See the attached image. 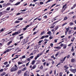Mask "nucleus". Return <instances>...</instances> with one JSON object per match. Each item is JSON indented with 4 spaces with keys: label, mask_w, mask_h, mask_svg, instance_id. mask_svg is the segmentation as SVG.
<instances>
[{
    "label": "nucleus",
    "mask_w": 76,
    "mask_h": 76,
    "mask_svg": "<svg viewBox=\"0 0 76 76\" xmlns=\"http://www.w3.org/2000/svg\"><path fill=\"white\" fill-rule=\"evenodd\" d=\"M15 67L11 68L10 70L11 72H14L15 71H16L18 70V67L16 65H15Z\"/></svg>",
    "instance_id": "f257e3e1"
},
{
    "label": "nucleus",
    "mask_w": 76,
    "mask_h": 76,
    "mask_svg": "<svg viewBox=\"0 0 76 76\" xmlns=\"http://www.w3.org/2000/svg\"><path fill=\"white\" fill-rule=\"evenodd\" d=\"M60 46H61V47H64L63 48L64 49H66V47H67L66 45L63 44V43L61 44Z\"/></svg>",
    "instance_id": "f03ea898"
},
{
    "label": "nucleus",
    "mask_w": 76,
    "mask_h": 76,
    "mask_svg": "<svg viewBox=\"0 0 76 76\" xmlns=\"http://www.w3.org/2000/svg\"><path fill=\"white\" fill-rule=\"evenodd\" d=\"M9 5H10V4L9 3L6 4V3H4L3 4H2V6H3V7H7V6H9Z\"/></svg>",
    "instance_id": "7ed1b4c3"
},
{
    "label": "nucleus",
    "mask_w": 76,
    "mask_h": 76,
    "mask_svg": "<svg viewBox=\"0 0 76 76\" xmlns=\"http://www.w3.org/2000/svg\"><path fill=\"white\" fill-rule=\"evenodd\" d=\"M19 31L15 32V33L12 34V36H14V35H18V34H19Z\"/></svg>",
    "instance_id": "20e7f679"
},
{
    "label": "nucleus",
    "mask_w": 76,
    "mask_h": 76,
    "mask_svg": "<svg viewBox=\"0 0 76 76\" xmlns=\"http://www.w3.org/2000/svg\"><path fill=\"white\" fill-rule=\"evenodd\" d=\"M28 75H29V72H28V71H26V72H25L24 73V76H26Z\"/></svg>",
    "instance_id": "39448f33"
},
{
    "label": "nucleus",
    "mask_w": 76,
    "mask_h": 76,
    "mask_svg": "<svg viewBox=\"0 0 76 76\" xmlns=\"http://www.w3.org/2000/svg\"><path fill=\"white\" fill-rule=\"evenodd\" d=\"M39 57V54H38L37 56H36L35 58V60H37V58Z\"/></svg>",
    "instance_id": "423d86ee"
},
{
    "label": "nucleus",
    "mask_w": 76,
    "mask_h": 76,
    "mask_svg": "<svg viewBox=\"0 0 76 76\" xmlns=\"http://www.w3.org/2000/svg\"><path fill=\"white\" fill-rule=\"evenodd\" d=\"M54 48H56V49H60L61 48L60 46L58 47H54Z\"/></svg>",
    "instance_id": "0eeeda50"
},
{
    "label": "nucleus",
    "mask_w": 76,
    "mask_h": 76,
    "mask_svg": "<svg viewBox=\"0 0 76 76\" xmlns=\"http://www.w3.org/2000/svg\"><path fill=\"white\" fill-rule=\"evenodd\" d=\"M6 74V73L4 72H3L2 74H1V76H4V75H5Z\"/></svg>",
    "instance_id": "6e6552de"
},
{
    "label": "nucleus",
    "mask_w": 76,
    "mask_h": 76,
    "mask_svg": "<svg viewBox=\"0 0 76 76\" xmlns=\"http://www.w3.org/2000/svg\"><path fill=\"white\" fill-rule=\"evenodd\" d=\"M26 70V67H25V68L22 69H21V70H22V71H25V70Z\"/></svg>",
    "instance_id": "1a4fd4ad"
},
{
    "label": "nucleus",
    "mask_w": 76,
    "mask_h": 76,
    "mask_svg": "<svg viewBox=\"0 0 76 76\" xmlns=\"http://www.w3.org/2000/svg\"><path fill=\"white\" fill-rule=\"evenodd\" d=\"M75 37H72L71 40V41L72 42H73L74 41V40H75Z\"/></svg>",
    "instance_id": "9d476101"
},
{
    "label": "nucleus",
    "mask_w": 76,
    "mask_h": 76,
    "mask_svg": "<svg viewBox=\"0 0 76 76\" xmlns=\"http://www.w3.org/2000/svg\"><path fill=\"white\" fill-rule=\"evenodd\" d=\"M20 2H19L15 4V6H18V5H19V4H20Z\"/></svg>",
    "instance_id": "9b49d317"
},
{
    "label": "nucleus",
    "mask_w": 76,
    "mask_h": 76,
    "mask_svg": "<svg viewBox=\"0 0 76 76\" xmlns=\"http://www.w3.org/2000/svg\"><path fill=\"white\" fill-rule=\"evenodd\" d=\"M72 72L73 73H75V72H76V69H72Z\"/></svg>",
    "instance_id": "f8f14e48"
},
{
    "label": "nucleus",
    "mask_w": 76,
    "mask_h": 76,
    "mask_svg": "<svg viewBox=\"0 0 76 76\" xmlns=\"http://www.w3.org/2000/svg\"><path fill=\"white\" fill-rule=\"evenodd\" d=\"M22 72V71L21 70H19L18 72V74L19 75V74H20L21 73V72Z\"/></svg>",
    "instance_id": "ddd939ff"
},
{
    "label": "nucleus",
    "mask_w": 76,
    "mask_h": 76,
    "mask_svg": "<svg viewBox=\"0 0 76 76\" xmlns=\"http://www.w3.org/2000/svg\"><path fill=\"white\" fill-rule=\"evenodd\" d=\"M35 61L34 60L32 61V62L31 63V64H32V65H33V64H35Z\"/></svg>",
    "instance_id": "4468645a"
},
{
    "label": "nucleus",
    "mask_w": 76,
    "mask_h": 76,
    "mask_svg": "<svg viewBox=\"0 0 76 76\" xmlns=\"http://www.w3.org/2000/svg\"><path fill=\"white\" fill-rule=\"evenodd\" d=\"M70 26H72L73 25V23L72 22L69 23Z\"/></svg>",
    "instance_id": "2eb2a0df"
},
{
    "label": "nucleus",
    "mask_w": 76,
    "mask_h": 76,
    "mask_svg": "<svg viewBox=\"0 0 76 76\" xmlns=\"http://www.w3.org/2000/svg\"><path fill=\"white\" fill-rule=\"evenodd\" d=\"M23 20V18H19L18 19V20Z\"/></svg>",
    "instance_id": "dca6fc26"
},
{
    "label": "nucleus",
    "mask_w": 76,
    "mask_h": 76,
    "mask_svg": "<svg viewBox=\"0 0 76 76\" xmlns=\"http://www.w3.org/2000/svg\"><path fill=\"white\" fill-rule=\"evenodd\" d=\"M75 61V59H72L71 60V62L73 63Z\"/></svg>",
    "instance_id": "f3484780"
},
{
    "label": "nucleus",
    "mask_w": 76,
    "mask_h": 76,
    "mask_svg": "<svg viewBox=\"0 0 76 76\" xmlns=\"http://www.w3.org/2000/svg\"><path fill=\"white\" fill-rule=\"evenodd\" d=\"M71 51L72 52H73L74 51V49L73 48V47H72V49H71Z\"/></svg>",
    "instance_id": "a211bd4d"
},
{
    "label": "nucleus",
    "mask_w": 76,
    "mask_h": 76,
    "mask_svg": "<svg viewBox=\"0 0 76 76\" xmlns=\"http://www.w3.org/2000/svg\"><path fill=\"white\" fill-rule=\"evenodd\" d=\"M12 42V41H10L8 43V45H10L11 43Z\"/></svg>",
    "instance_id": "6ab92c4d"
},
{
    "label": "nucleus",
    "mask_w": 76,
    "mask_h": 76,
    "mask_svg": "<svg viewBox=\"0 0 76 76\" xmlns=\"http://www.w3.org/2000/svg\"><path fill=\"white\" fill-rule=\"evenodd\" d=\"M67 6V4H65V5H63V7H62V9H63L65 7V6Z\"/></svg>",
    "instance_id": "aec40b11"
},
{
    "label": "nucleus",
    "mask_w": 76,
    "mask_h": 76,
    "mask_svg": "<svg viewBox=\"0 0 76 76\" xmlns=\"http://www.w3.org/2000/svg\"><path fill=\"white\" fill-rule=\"evenodd\" d=\"M45 31H43L40 34V35H43V34H44Z\"/></svg>",
    "instance_id": "412c9836"
},
{
    "label": "nucleus",
    "mask_w": 76,
    "mask_h": 76,
    "mask_svg": "<svg viewBox=\"0 0 76 76\" xmlns=\"http://www.w3.org/2000/svg\"><path fill=\"white\" fill-rule=\"evenodd\" d=\"M59 76H62V75H63V73L62 72H60L59 74Z\"/></svg>",
    "instance_id": "4be33fe9"
},
{
    "label": "nucleus",
    "mask_w": 76,
    "mask_h": 76,
    "mask_svg": "<svg viewBox=\"0 0 76 76\" xmlns=\"http://www.w3.org/2000/svg\"><path fill=\"white\" fill-rule=\"evenodd\" d=\"M53 1V0H49L46 2V3H48V2H50V1Z\"/></svg>",
    "instance_id": "5701e85b"
},
{
    "label": "nucleus",
    "mask_w": 76,
    "mask_h": 76,
    "mask_svg": "<svg viewBox=\"0 0 76 76\" xmlns=\"http://www.w3.org/2000/svg\"><path fill=\"white\" fill-rule=\"evenodd\" d=\"M69 29H70V28H68L66 29V32H68V31H69Z\"/></svg>",
    "instance_id": "b1692460"
},
{
    "label": "nucleus",
    "mask_w": 76,
    "mask_h": 76,
    "mask_svg": "<svg viewBox=\"0 0 76 76\" xmlns=\"http://www.w3.org/2000/svg\"><path fill=\"white\" fill-rule=\"evenodd\" d=\"M10 7H8V8H7V9L6 10H8V11L10 10Z\"/></svg>",
    "instance_id": "393cba45"
},
{
    "label": "nucleus",
    "mask_w": 76,
    "mask_h": 76,
    "mask_svg": "<svg viewBox=\"0 0 76 76\" xmlns=\"http://www.w3.org/2000/svg\"><path fill=\"white\" fill-rule=\"evenodd\" d=\"M19 21L17 20L15 22V23H19Z\"/></svg>",
    "instance_id": "a878e982"
},
{
    "label": "nucleus",
    "mask_w": 76,
    "mask_h": 76,
    "mask_svg": "<svg viewBox=\"0 0 76 76\" xmlns=\"http://www.w3.org/2000/svg\"><path fill=\"white\" fill-rule=\"evenodd\" d=\"M23 36H21L20 38V39H23Z\"/></svg>",
    "instance_id": "bb28decb"
},
{
    "label": "nucleus",
    "mask_w": 76,
    "mask_h": 76,
    "mask_svg": "<svg viewBox=\"0 0 76 76\" xmlns=\"http://www.w3.org/2000/svg\"><path fill=\"white\" fill-rule=\"evenodd\" d=\"M35 67H36V66H33L32 67V69H34L35 68Z\"/></svg>",
    "instance_id": "cd10ccee"
},
{
    "label": "nucleus",
    "mask_w": 76,
    "mask_h": 76,
    "mask_svg": "<svg viewBox=\"0 0 76 76\" xmlns=\"http://www.w3.org/2000/svg\"><path fill=\"white\" fill-rule=\"evenodd\" d=\"M56 4H53L52 5V6H51V7H53V6H56Z\"/></svg>",
    "instance_id": "c85d7f7f"
},
{
    "label": "nucleus",
    "mask_w": 76,
    "mask_h": 76,
    "mask_svg": "<svg viewBox=\"0 0 76 76\" xmlns=\"http://www.w3.org/2000/svg\"><path fill=\"white\" fill-rule=\"evenodd\" d=\"M15 1L14 0H10V2H11V3H13V1Z\"/></svg>",
    "instance_id": "c756f323"
},
{
    "label": "nucleus",
    "mask_w": 76,
    "mask_h": 76,
    "mask_svg": "<svg viewBox=\"0 0 76 76\" xmlns=\"http://www.w3.org/2000/svg\"><path fill=\"white\" fill-rule=\"evenodd\" d=\"M40 69L41 70H42V69H43V66H41L40 67Z\"/></svg>",
    "instance_id": "7c9ffc66"
},
{
    "label": "nucleus",
    "mask_w": 76,
    "mask_h": 76,
    "mask_svg": "<svg viewBox=\"0 0 76 76\" xmlns=\"http://www.w3.org/2000/svg\"><path fill=\"white\" fill-rule=\"evenodd\" d=\"M66 58V56L63 59V61H64L65 60V59Z\"/></svg>",
    "instance_id": "2f4dec72"
},
{
    "label": "nucleus",
    "mask_w": 76,
    "mask_h": 76,
    "mask_svg": "<svg viewBox=\"0 0 76 76\" xmlns=\"http://www.w3.org/2000/svg\"><path fill=\"white\" fill-rule=\"evenodd\" d=\"M54 75H56V69H55L54 70Z\"/></svg>",
    "instance_id": "473e14b6"
},
{
    "label": "nucleus",
    "mask_w": 76,
    "mask_h": 76,
    "mask_svg": "<svg viewBox=\"0 0 76 76\" xmlns=\"http://www.w3.org/2000/svg\"><path fill=\"white\" fill-rule=\"evenodd\" d=\"M5 30V29H3V28H2L1 29V32H3Z\"/></svg>",
    "instance_id": "72a5a7b5"
},
{
    "label": "nucleus",
    "mask_w": 76,
    "mask_h": 76,
    "mask_svg": "<svg viewBox=\"0 0 76 76\" xmlns=\"http://www.w3.org/2000/svg\"><path fill=\"white\" fill-rule=\"evenodd\" d=\"M18 64H19H19H22V62H19L18 63Z\"/></svg>",
    "instance_id": "f704fd0d"
},
{
    "label": "nucleus",
    "mask_w": 76,
    "mask_h": 76,
    "mask_svg": "<svg viewBox=\"0 0 76 76\" xmlns=\"http://www.w3.org/2000/svg\"><path fill=\"white\" fill-rule=\"evenodd\" d=\"M3 69H1L0 70V72H3Z\"/></svg>",
    "instance_id": "c9c22d12"
},
{
    "label": "nucleus",
    "mask_w": 76,
    "mask_h": 76,
    "mask_svg": "<svg viewBox=\"0 0 76 76\" xmlns=\"http://www.w3.org/2000/svg\"><path fill=\"white\" fill-rule=\"evenodd\" d=\"M7 63H8L7 62H6L4 63V64L5 65H6L7 64Z\"/></svg>",
    "instance_id": "e433bc0d"
},
{
    "label": "nucleus",
    "mask_w": 76,
    "mask_h": 76,
    "mask_svg": "<svg viewBox=\"0 0 76 76\" xmlns=\"http://www.w3.org/2000/svg\"><path fill=\"white\" fill-rule=\"evenodd\" d=\"M34 56H31L30 57V58H31V59H32V58H34Z\"/></svg>",
    "instance_id": "4c0bfd02"
},
{
    "label": "nucleus",
    "mask_w": 76,
    "mask_h": 76,
    "mask_svg": "<svg viewBox=\"0 0 76 76\" xmlns=\"http://www.w3.org/2000/svg\"><path fill=\"white\" fill-rule=\"evenodd\" d=\"M45 38V36H43L41 38V39H43V38Z\"/></svg>",
    "instance_id": "58836bf2"
},
{
    "label": "nucleus",
    "mask_w": 76,
    "mask_h": 76,
    "mask_svg": "<svg viewBox=\"0 0 76 76\" xmlns=\"http://www.w3.org/2000/svg\"><path fill=\"white\" fill-rule=\"evenodd\" d=\"M26 57V56H23L22 57V58H25Z\"/></svg>",
    "instance_id": "ea45409f"
},
{
    "label": "nucleus",
    "mask_w": 76,
    "mask_h": 76,
    "mask_svg": "<svg viewBox=\"0 0 76 76\" xmlns=\"http://www.w3.org/2000/svg\"><path fill=\"white\" fill-rule=\"evenodd\" d=\"M51 34V31H49L47 33L48 34Z\"/></svg>",
    "instance_id": "a19ab883"
},
{
    "label": "nucleus",
    "mask_w": 76,
    "mask_h": 76,
    "mask_svg": "<svg viewBox=\"0 0 76 76\" xmlns=\"http://www.w3.org/2000/svg\"><path fill=\"white\" fill-rule=\"evenodd\" d=\"M29 61L26 64V66H28L29 65Z\"/></svg>",
    "instance_id": "79ce46f5"
},
{
    "label": "nucleus",
    "mask_w": 76,
    "mask_h": 76,
    "mask_svg": "<svg viewBox=\"0 0 76 76\" xmlns=\"http://www.w3.org/2000/svg\"><path fill=\"white\" fill-rule=\"evenodd\" d=\"M66 24H67V23H65L63 24L62 25V26H64V25H66Z\"/></svg>",
    "instance_id": "37998d69"
},
{
    "label": "nucleus",
    "mask_w": 76,
    "mask_h": 76,
    "mask_svg": "<svg viewBox=\"0 0 76 76\" xmlns=\"http://www.w3.org/2000/svg\"><path fill=\"white\" fill-rule=\"evenodd\" d=\"M42 41H43V40H40L39 41V44H40V43H41V42H42Z\"/></svg>",
    "instance_id": "c03bdc74"
},
{
    "label": "nucleus",
    "mask_w": 76,
    "mask_h": 76,
    "mask_svg": "<svg viewBox=\"0 0 76 76\" xmlns=\"http://www.w3.org/2000/svg\"><path fill=\"white\" fill-rule=\"evenodd\" d=\"M48 36H49L48 35H46V36H45V38H48Z\"/></svg>",
    "instance_id": "a18cd8bd"
},
{
    "label": "nucleus",
    "mask_w": 76,
    "mask_h": 76,
    "mask_svg": "<svg viewBox=\"0 0 76 76\" xmlns=\"http://www.w3.org/2000/svg\"><path fill=\"white\" fill-rule=\"evenodd\" d=\"M40 4H44V3L42 2H40Z\"/></svg>",
    "instance_id": "49530a36"
},
{
    "label": "nucleus",
    "mask_w": 76,
    "mask_h": 76,
    "mask_svg": "<svg viewBox=\"0 0 76 76\" xmlns=\"http://www.w3.org/2000/svg\"><path fill=\"white\" fill-rule=\"evenodd\" d=\"M45 64H46V62H45L43 63V65H44V66H45Z\"/></svg>",
    "instance_id": "de8ad7c7"
},
{
    "label": "nucleus",
    "mask_w": 76,
    "mask_h": 76,
    "mask_svg": "<svg viewBox=\"0 0 76 76\" xmlns=\"http://www.w3.org/2000/svg\"><path fill=\"white\" fill-rule=\"evenodd\" d=\"M49 38L50 39H53V37H50Z\"/></svg>",
    "instance_id": "09e8293b"
},
{
    "label": "nucleus",
    "mask_w": 76,
    "mask_h": 76,
    "mask_svg": "<svg viewBox=\"0 0 76 76\" xmlns=\"http://www.w3.org/2000/svg\"><path fill=\"white\" fill-rule=\"evenodd\" d=\"M9 66H10L9 64H7V65L6 66V67H9Z\"/></svg>",
    "instance_id": "8fccbe9b"
},
{
    "label": "nucleus",
    "mask_w": 76,
    "mask_h": 76,
    "mask_svg": "<svg viewBox=\"0 0 76 76\" xmlns=\"http://www.w3.org/2000/svg\"><path fill=\"white\" fill-rule=\"evenodd\" d=\"M26 29H27V28H26V27H25L23 28V31H25V30H26Z\"/></svg>",
    "instance_id": "3c124183"
},
{
    "label": "nucleus",
    "mask_w": 76,
    "mask_h": 76,
    "mask_svg": "<svg viewBox=\"0 0 76 76\" xmlns=\"http://www.w3.org/2000/svg\"><path fill=\"white\" fill-rule=\"evenodd\" d=\"M4 1H0V3H4Z\"/></svg>",
    "instance_id": "603ef678"
},
{
    "label": "nucleus",
    "mask_w": 76,
    "mask_h": 76,
    "mask_svg": "<svg viewBox=\"0 0 76 76\" xmlns=\"http://www.w3.org/2000/svg\"><path fill=\"white\" fill-rule=\"evenodd\" d=\"M20 13H17L16 14V15H20Z\"/></svg>",
    "instance_id": "864d4df0"
},
{
    "label": "nucleus",
    "mask_w": 76,
    "mask_h": 76,
    "mask_svg": "<svg viewBox=\"0 0 76 76\" xmlns=\"http://www.w3.org/2000/svg\"><path fill=\"white\" fill-rule=\"evenodd\" d=\"M67 19V17H65L64 18V20H66V19Z\"/></svg>",
    "instance_id": "5fc2aeb1"
},
{
    "label": "nucleus",
    "mask_w": 76,
    "mask_h": 76,
    "mask_svg": "<svg viewBox=\"0 0 76 76\" xmlns=\"http://www.w3.org/2000/svg\"><path fill=\"white\" fill-rule=\"evenodd\" d=\"M54 26H52L50 27V29H52V28H54Z\"/></svg>",
    "instance_id": "6e6d98bb"
},
{
    "label": "nucleus",
    "mask_w": 76,
    "mask_h": 76,
    "mask_svg": "<svg viewBox=\"0 0 76 76\" xmlns=\"http://www.w3.org/2000/svg\"><path fill=\"white\" fill-rule=\"evenodd\" d=\"M33 53H31L30 55H29L30 56H33Z\"/></svg>",
    "instance_id": "4d7b16f0"
},
{
    "label": "nucleus",
    "mask_w": 76,
    "mask_h": 76,
    "mask_svg": "<svg viewBox=\"0 0 76 76\" xmlns=\"http://www.w3.org/2000/svg\"><path fill=\"white\" fill-rule=\"evenodd\" d=\"M50 46L53 47V43H51L50 44Z\"/></svg>",
    "instance_id": "13d9d810"
},
{
    "label": "nucleus",
    "mask_w": 76,
    "mask_h": 76,
    "mask_svg": "<svg viewBox=\"0 0 76 76\" xmlns=\"http://www.w3.org/2000/svg\"><path fill=\"white\" fill-rule=\"evenodd\" d=\"M44 41H48V40L46 39H44Z\"/></svg>",
    "instance_id": "bf43d9fd"
},
{
    "label": "nucleus",
    "mask_w": 76,
    "mask_h": 76,
    "mask_svg": "<svg viewBox=\"0 0 76 76\" xmlns=\"http://www.w3.org/2000/svg\"><path fill=\"white\" fill-rule=\"evenodd\" d=\"M29 25H28L26 26V28H28V27H29Z\"/></svg>",
    "instance_id": "052dcab7"
},
{
    "label": "nucleus",
    "mask_w": 76,
    "mask_h": 76,
    "mask_svg": "<svg viewBox=\"0 0 76 76\" xmlns=\"http://www.w3.org/2000/svg\"><path fill=\"white\" fill-rule=\"evenodd\" d=\"M67 57L68 58H70V55H68L67 56Z\"/></svg>",
    "instance_id": "680f3d73"
},
{
    "label": "nucleus",
    "mask_w": 76,
    "mask_h": 76,
    "mask_svg": "<svg viewBox=\"0 0 76 76\" xmlns=\"http://www.w3.org/2000/svg\"><path fill=\"white\" fill-rule=\"evenodd\" d=\"M63 62H64V61H63V60H61V63H63Z\"/></svg>",
    "instance_id": "e2e57ef3"
},
{
    "label": "nucleus",
    "mask_w": 76,
    "mask_h": 76,
    "mask_svg": "<svg viewBox=\"0 0 76 76\" xmlns=\"http://www.w3.org/2000/svg\"><path fill=\"white\" fill-rule=\"evenodd\" d=\"M31 59H30V58H28V59H27V60H28V61H29V60H30Z\"/></svg>",
    "instance_id": "0e129e2a"
},
{
    "label": "nucleus",
    "mask_w": 76,
    "mask_h": 76,
    "mask_svg": "<svg viewBox=\"0 0 76 76\" xmlns=\"http://www.w3.org/2000/svg\"><path fill=\"white\" fill-rule=\"evenodd\" d=\"M54 42H57V39H55Z\"/></svg>",
    "instance_id": "69168bd1"
},
{
    "label": "nucleus",
    "mask_w": 76,
    "mask_h": 76,
    "mask_svg": "<svg viewBox=\"0 0 76 76\" xmlns=\"http://www.w3.org/2000/svg\"><path fill=\"white\" fill-rule=\"evenodd\" d=\"M58 55V53L57 54L55 55L56 56H57Z\"/></svg>",
    "instance_id": "338daca9"
},
{
    "label": "nucleus",
    "mask_w": 76,
    "mask_h": 76,
    "mask_svg": "<svg viewBox=\"0 0 76 76\" xmlns=\"http://www.w3.org/2000/svg\"><path fill=\"white\" fill-rule=\"evenodd\" d=\"M6 51L7 52H7H9V49H7L6 50Z\"/></svg>",
    "instance_id": "774afa93"
}]
</instances>
